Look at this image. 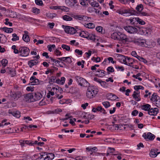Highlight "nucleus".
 Masks as SVG:
<instances>
[{"label":"nucleus","mask_w":160,"mask_h":160,"mask_svg":"<svg viewBox=\"0 0 160 160\" xmlns=\"http://www.w3.org/2000/svg\"><path fill=\"white\" fill-rule=\"evenodd\" d=\"M111 38L114 40L121 41L123 43L130 42L129 39L125 34L119 31L114 32L111 33Z\"/></svg>","instance_id":"f257e3e1"},{"label":"nucleus","mask_w":160,"mask_h":160,"mask_svg":"<svg viewBox=\"0 0 160 160\" xmlns=\"http://www.w3.org/2000/svg\"><path fill=\"white\" fill-rule=\"evenodd\" d=\"M86 92V96L91 99L95 97L98 92V90L94 86H88Z\"/></svg>","instance_id":"f03ea898"},{"label":"nucleus","mask_w":160,"mask_h":160,"mask_svg":"<svg viewBox=\"0 0 160 160\" xmlns=\"http://www.w3.org/2000/svg\"><path fill=\"white\" fill-rule=\"evenodd\" d=\"M113 2L111 1V9H112V10L114 11H116V12L120 14L123 15L125 16H127V14L129 13V12L128 10L126 9H120L117 10V7L116 6H115L112 4Z\"/></svg>","instance_id":"7ed1b4c3"},{"label":"nucleus","mask_w":160,"mask_h":160,"mask_svg":"<svg viewBox=\"0 0 160 160\" xmlns=\"http://www.w3.org/2000/svg\"><path fill=\"white\" fill-rule=\"evenodd\" d=\"M76 81L78 83V84L81 86L87 87L89 85V83L84 78L79 76H76L75 77Z\"/></svg>","instance_id":"20e7f679"},{"label":"nucleus","mask_w":160,"mask_h":160,"mask_svg":"<svg viewBox=\"0 0 160 160\" xmlns=\"http://www.w3.org/2000/svg\"><path fill=\"white\" fill-rule=\"evenodd\" d=\"M29 49L26 47H22L19 48V55L22 57H25L29 55Z\"/></svg>","instance_id":"39448f33"},{"label":"nucleus","mask_w":160,"mask_h":160,"mask_svg":"<svg viewBox=\"0 0 160 160\" xmlns=\"http://www.w3.org/2000/svg\"><path fill=\"white\" fill-rule=\"evenodd\" d=\"M133 42L141 46H145L146 43V40L141 38H134L133 40Z\"/></svg>","instance_id":"423d86ee"},{"label":"nucleus","mask_w":160,"mask_h":160,"mask_svg":"<svg viewBox=\"0 0 160 160\" xmlns=\"http://www.w3.org/2000/svg\"><path fill=\"white\" fill-rule=\"evenodd\" d=\"M65 32L67 33L71 34H75V35L78 36L76 33V30L73 27L67 26H66L64 28Z\"/></svg>","instance_id":"0eeeda50"},{"label":"nucleus","mask_w":160,"mask_h":160,"mask_svg":"<svg viewBox=\"0 0 160 160\" xmlns=\"http://www.w3.org/2000/svg\"><path fill=\"white\" fill-rule=\"evenodd\" d=\"M124 28L126 31L130 34L136 33L138 31L137 28L132 26H127L125 27Z\"/></svg>","instance_id":"6e6552de"},{"label":"nucleus","mask_w":160,"mask_h":160,"mask_svg":"<svg viewBox=\"0 0 160 160\" xmlns=\"http://www.w3.org/2000/svg\"><path fill=\"white\" fill-rule=\"evenodd\" d=\"M40 156L38 158V160H51L49 156L48 155V152H41L40 153Z\"/></svg>","instance_id":"1a4fd4ad"},{"label":"nucleus","mask_w":160,"mask_h":160,"mask_svg":"<svg viewBox=\"0 0 160 160\" xmlns=\"http://www.w3.org/2000/svg\"><path fill=\"white\" fill-rule=\"evenodd\" d=\"M10 96L14 100H17L21 96L22 93L20 91L11 92Z\"/></svg>","instance_id":"9d476101"},{"label":"nucleus","mask_w":160,"mask_h":160,"mask_svg":"<svg viewBox=\"0 0 160 160\" xmlns=\"http://www.w3.org/2000/svg\"><path fill=\"white\" fill-rule=\"evenodd\" d=\"M142 137L147 141L153 140L155 138V136L150 132H148L147 134L145 133L143 134Z\"/></svg>","instance_id":"9b49d317"},{"label":"nucleus","mask_w":160,"mask_h":160,"mask_svg":"<svg viewBox=\"0 0 160 160\" xmlns=\"http://www.w3.org/2000/svg\"><path fill=\"white\" fill-rule=\"evenodd\" d=\"M119 57L120 59H121L122 60V61L124 62V63L127 65H128L129 66H131L130 64H132V62H131L130 63H128V64L127 63V61L128 60L129 62H131L132 61L133 59L132 58H128V57H126L124 56H123L121 55H119Z\"/></svg>","instance_id":"f8f14e48"},{"label":"nucleus","mask_w":160,"mask_h":160,"mask_svg":"<svg viewBox=\"0 0 160 160\" xmlns=\"http://www.w3.org/2000/svg\"><path fill=\"white\" fill-rule=\"evenodd\" d=\"M24 100L28 102H31L34 101L33 96L31 93H28L24 96Z\"/></svg>","instance_id":"ddd939ff"},{"label":"nucleus","mask_w":160,"mask_h":160,"mask_svg":"<svg viewBox=\"0 0 160 160\" xmlns=\"http://www.w3.org/2000/svg\"><path fill=\"white\" fill-rule=\"evenodd\" d=\"M7 73L10 74L12 77L15 76L16 74V72L15 69L10 67H7Z\"/></svg>","instance_id":"4468645a"},{"label":"nucleus","mask_w":160,"mask_h":160,"mask_svg":"<svg viewBox=\"0 0 160 160\" xmlns=\"http://www.w3.org/2000/svg\"><path fill=\"white\" fill-rule=\"evenodd\" d=\"M158 113V109L157 108H150L148 112L149 115L153 116L156 115Z\"/></svg>","instance_id":"2eb2a0df"},{"label":"nucleus","mask_w":160,"mask_h":160,"mask_svg":"<svg viewBox=\"0 0 160 160\" xmlns=\"http://www.w3.org/2000/svg\"><path fill=\"white\" fill-rule=\"evenodd\" d=\"M19 142L22 147L25 146V144H27L30 146H33L32 142L31 141L21 140L19 141Z\"/></svg>","instance_id":"dca6fc26"},{"label":"nucleus","mask_w":160,"mask_h":160,"mask_svg":"<svg viewBox=\"0 0 160 160\" xmlns=\"http://www.w3.org/2000/svg\"><path fill=\"white\" fill-rule=\"evenodd\" d=\"M24 33L23 35L22 39L24 42H28L30 40L29 37L28 35V31H24Z\"/></svg>","instance_id":"f3484780"},{"label":"nucleus","mask_w":160,"mask_h":160,"mask_svg":"<svg viewBox=\"0 0 160 160\" xmlns=\"http://www.w3.org/2000/svg\"><path fill=\"white\" fill-rule=\"evenodd\" d=\"M157 151V149H151L150 154V156L153 158L156 157L160 153V152H158Z\"/></svg>","instance_id":"a211bd4d"},{"label":"nucleus","mask_w":160,"mask_h":160,"mask_svg":"<svg viewBox=\"0 0 160 160\" xmlns=\"http://www.w3.org/2000/svg\"><path fill=\"white\" fill-rule=\"evenodd\" d=\"M8 113L9 114H12L14 116L19 118L20 116V113L19 111H17L12 112L10 110H9L8 111Z\"/></svg>","instance_id":"6ab92c4d"},{"label":"nucleus","mask_w":160,"mask_h":160,"mask_svg":"<svg viewBox=\"0 0 160 160\" xmlns=\"http://www.w3.org/2000/svg\"><path fill=\"white\" fill-rule=\"evenodd\" d=\"M42 97V95L40 92H37L34 93V95L33 96L34 100V101L39 100Z\"/></svg>","instance_id":"aec40b11"},{"label":"nucleus","mask_w":160,"mask_h":160,"mask_svg":"<svg viewBox=\"0 0 160 160\" xmlns=\"http://www.w3.org/2000/svg\"><path fill=\"white\" fill-rule=\"evenodd\" d=\"M37 128V126L35 125H30L28 126L26 125H23V127L21 128L22 130V128L25 129H28V130H30V129H31L32 130V128Z\"/></svg>","instance_id":"412c9836"},{"label":"nucleus","mask_w":160,"mask_h":160,"mask_svg":"<svg viewBox=\"0 0 160 160\" xmlns=\"http://www.w3.org/2000/svg\"><path fill=\"white\" fill-rule=\"evenodd\" d=\"M38 63L37 59L31 60L28 62V64L30 68H32L34 65H36Z\"/></svg>","instance_id":"4be33fe9"},{"label":"nucleus","mask_w":160,"mask_h":160,"mask_svg":"<svg viewBox=\"0 0 160 160\" xmlns=\"http://www.w3.org/2000/svg\"><path fill=\"white\" fill-rule=\"evenodd\" d=\"M0 43H5L7 41V38L5 35L0 34Z\"/></svg>","instance_id":"5701e85b"},{"label":"nucleus","mask_w":160,"mask_h":160,"mask_svg":"<svg viewBox=\"0 0 160 160\" xmlns=\"http://www.w3.org/2000/svg\"><path fill=\"white\" fill-rule=\"evenodd\" d=\"M65 78L64 77H62L61 80L59 79H58L55 81V82L58 84H63L65 82Z\"/></svg>","instance_id":"b1692460"},{"label":"nucleus","mask_w":160,"mask_h":160,"mask_svg":"<svg viewBox=\"0 0 160 160\" xmlns=\"http://www.w3.org/2000/svg\"><path fill=\"white\" fill-rule=\"evenodd\" d=\"M89 34V33L88 32L82 31L79 33V35L82 37L87 39L88 36Z\"/></svg>","instance_id":"393cba45"},{"label":"nucleus","mask_w":160,"mask_h":160,"mask_svg":"<svg viewBox=\"0 0 160 160\" xmlns=\"http://www.w3.org/2000/svg\"><path fill=\"white\" fill-rule=\"evenodd\" d=\"M96 75L100 77H102L105 75L103 70H98L96 71Z\"/></svg>","instance_id":"a878e982"},{"label":"nucleus","mask_w":160,"mask_h":160,"mask_svg":"<svg viewBox=\"0 0 160 160\" xmlns=\"http://www.w3.org/2000/svg\"><path fill=\"white\" fill-rule=\"evenodd\" d=\"M72 17L76 19H78L80 20H83L84 18V17H85L84 16H82L81 15H72Z\"/></svg>","instance_id":"bb28decb"},{"label":"nucleus","mask_w":160,"mask_h":160,"mask_svg":"<svg viewBox=\"0 0 160 160\" xmlns=\"http://www.w3.org/2000/svg\"><path fill=\"white\" fill-rule=\"evenodd\" d=\"M9 12V15L11 18H16L17 17V14L15 12L12 11V10H8Z\"/></svg>","instance_id":"cd10ccee"},{"label":"nucleus","mask_w":160,"mask_h":160,"mask_svg":"<svg viewBox=\"0 0 160 160\" xmlns=\"http://www.w3.org/2000/svg\"><path fill=\"white\" fill-rule=\"evenodd\" d=\"M1 29L7 33H11L13 31V29L11 28H8L7 27L1 28Z\"/></svg>","instance_id":"c85d7f7f"},{"label":"nucleus","mask_w":160,"mask_h":160,"mask_svg":"<svg viewBox=\"0 0 160 160\" xmlns=\"http://www.w3.org/2000/svg\"><path fill=\"white\" fill-rule=\"evenodd\" d=\"M159 98V97L157 95V94L154 93L152 96L151 100L153 102H156Z\"/></svg>","instance_id":"c756f323"},{"label":"nucleus","mask_w":160,"mask_h":160,"mask_svg":"<svg viewBox=\"0 0 160 160\" xmlns=\"http://www.w3.org/2000/svg\"><path fill=\"white\" fill-rule=\"evenodd\" d=\"M118 27V25L116 22H112V23H111V29L113 31H114V30H116L115 29Z\"/></svg>","instance_id":"7c9ffc66"},{"label":"nucleus","mask_w":160,"mask_h":160,"mask_svg":"<svg viewBox=\"0 0 160 160\" xmlns=\"http://www.w3.org/2000/svg\"><path fill=\"white\" fill-rule=\"evenodd\" d=\"M151 108V106L148 104H147L145 105H143L142 106V108L146 111H148Z\"/></svg>","instance_id":"2f4dec72"},{"label":"nucleus","mask_w":160,"mask_h":160,"mask_svg":"<svg viewBox=\"0 0 160 160\" xmlns=\"http://www.w3.org/2000/svg\"><path fill=\"white\" fill-rule=\"evenodd\" d=\"M39 84V81L38 79L36 78L34 80L32 81L29 83V85H38Z\"/></svg>","instance_id":"473e14b6"},{"label":"nucleus","mask_w":160,"mask_h":160,"mask_svg":"<svg viewBox=\"0 0 160 160\" xmlns=\"http://www.w3.org/2000/svg\"><path fill=\"white\" fill-rule=\"evenodd\" d=\"M56 78L55 76H52L49 80V82L50 85L52 84L53 83L55 82V80Z\"/></svg>","instance_id":"72a5a7b5"},{"label":"nucleus","mask_w":160,"mask_h":160,"mask_svg":"<svg viewBox=\"0 0 160 160\" xmlns=\"http://www.w3.org/2000/svg\"><path fill=\"white\" fill-rule=\"evenodd\" d=\"M62 18L65 21H71L72 20V18L67 15H65L62 17Z\"/></svg>","instance_id":"f704fd0d"},{"label":"nucleus","mask_w":160,"mask_h":160,"mask_svg":"<svg viewBox=\"0 0 160 160\" xmlns=\"http://www.w3.org/2000/svg\"><path fill=\"white\" fill-rule=\"evenodd\" d=\"M138 18H133L132 19H130V23H131L132 24H135L138 22Z\"/></svg>","instance_id":"c9c22d12"},{"label":"nucleus","mask_w":160,"mask_h":160,"mask_svg":"<svg viewBox=\"0 0 160 160\" xmlns=\"http://www.w3.org/2000/svg\"><path fill=\"white\" fill-rule=\"evenodd\" d=\"M110 62V57L108 58L107 59H104V61L102 62V64L103 65H108Z\"/></svg>","instance_id":"e433bc0d"},{"label":"nucleus","mask_w":160,"mask_h":160,"mask_svg":"<svg viewBox=\"0 0 160 160\" xmlns=\"http://www.w3.org/2000/svg\"><path fill=\"white\" fill-rule=\"evenodd\" d=\"M12 40L13 41H15L17 40H18L19 39V37L16 33H13L12 34Z\"/></svg>","instance_id":"4c0bfd02"},{"label":"nucleus","mask_w":160,"mask_h":160,"mask_svg":"<svg viewBox=\"0 0 160 160\" xmlns=\"http://www.w3.org/2000/svg\"><path fill=\"white\" fill-rule=\"evenodd\" d=\"M85 26L87 28L91 29L93 28H94V24L92 23H89L85 24Z\"/></svg>","instance_id":"58836bf2"},{"label":"nucleus","mask_w":160,"mask_h":160,"mask_svg":"<svg viewBox=\"0 0 160 160\" xmlns=\"http://www.w3.org/2000/svg\"><path fill=\"white\" fill-rule=\"evenodd\" d=\"M140 31L142 32L141 34L145 35L146 34L148 33L149 32V30H148L145 28H143L142 29H141Z\"/></svg>","instance_id":"ea45409f"},{"label":"nucleus","mask_w":160,"mask_h":160,"mask_svg":"<svg viewBox=\"0 0 160 160\" xmlns=\"http://www.w3.org/2000/svg\"><path fill=\"white\" fill-rule=\"evenodd\" d=\"M136 9L138 12L141 11L143 9V5L142 4H140L137 5L136 8Z\"/></svg>","instance_id":"a19ab883"},{"label":"nucleus","mask_w":160,"mask_h":160,"mask_svg":"<svg viewBox=\"0 0 160 160\" xmlns=\"http://www.w3.org/2000/svg\"><path fill=\"white\" fill-rule=\"evenodd\" d=\"M87 39H90L92 41H94L95 40V35L91 34H89L88 36Z\"/></svg>","instance_id":"79ce46f5"},{"label":"nucleus","mask_w":160,"mask_h":160,"mask_svg":"<svg viewBox=\"0 0 160 160\" xmlns=\"http://www.w3.org/2000/svg\"><path fill=\"white\" fill-rule=\"evenodd\" d=\"M2 66L4 68L8 63V61L6 59H3L1 61Z\"/></svg>","instance_id":"37998d69"},{"label":"nucleus","mask_w":160,"mask_h":160,"mask_svg":"<svg viewBox=\"0 0 160 160\" xmlns=\"http://www.w3.org/2000/svg\"><path fill=\"white\" fill-rule=\"evenodd\" d=\"M113 124L111 128V129L112 130H118L119 128V126L118 124H113V122H112Z\"/></svg>","instance_id":"c03bdc74"},{"label":"nucleus","mask_w":160,"mask_h":160,"mask_svg":"<svg viewBox=\"0 0 160 160\" xmlns=\"http://www.w3.org/2000/svg\"><path fill=\"white\" fill-rule=\"evenodd\" d=\"M62 48L63 49L66 50L67 51H69L70 50V48L69 46L65 45V44H62Z\"/></svg>","instance_id":"a18cd8bd"},{"label":"nucleus","mask_w":160,"mask_h":160,"mask_svg":"<svg viewBox=\"0 0 160 160\" xmlns=\"http://www.w3.org/2000/svg\"><path fill=\"white\" fill-rule=\"evenodd\" d=\"M134 88L135 90L138 91L140 89L143 90L144 89V87L140 85H136L134 87Z\"/></svg>","instance_id":"49530a36"},{"label":"nucleus","mask_w":160,"mask_h":160,"mask_svg":"<svg viewBox=\"0 0 160 160\" xmlns=\"http://www.w3.org/2000/svg\"><path fill=\"white\" fill-rule=\"evenodd\" d=\"M102 103L106 108H108L110 106V103L109 102H104Z\"/></svg>","instance_id":"de8ad7c7"},{"label":"nucleus","mask_w":160,"mask_h":160,"mask_svg":"<svg viewBox=\"0 0 160 160\" xmlns=\"http://www.w3.org/2000/svg\"><path fill=\"white\" fill-rule=\"evenodd\" d=\"M62 111L61 109L57 108L52 111V113H58L59 112H62Z\"/></svg>","instance_id":"09e8293b"},{"label":"nucleus","mask_w":160,"mask_h":160,"mask_svg":"<svg viewBox=\"0 0 160 160\" xmlns=\"http://www.w3.org/2000/svg\"><path fill=\"white\" fill-rule=\"evenodd\" d=\"M32 12L33 13H40V10L36 8H32Z\"/></svg>","instance_id":"8fccbe9b"},{"label":"nucleus","mask_w":160,"mask_h":160,"mask_svg":"<svg viewBox=\"0 0 160 160\" xmlns=\"http://www.w3.org/2000/svg\"><path fill=\"white\" fill-rule=\"evenodd\" d=\"M35 2L38 5L42 6L43 5L42 1L41 0H35Z\"/></svg>","instance_id":"3c124183"},{"label":"nucleus","mask_w":160,"mask_h":160,"mask_svg":"<svg viewBox=\"0 0 160 160\" xmlns=\"http://www.w3.org/2000/svg\"><path fill=\"white\" fill-rule=\"evenodd\" d=\"M9 19L8 18H6L5 19V22H4L5 24L6 25H9L10 26H12V23L11 22H9Z\"/></svg>","instance_id":"603ef678"},{"label":"nucleus","mask_w":160,"mask_h":160,"mask_svg":"<svg viewBox=\"0 0 160 160\" xmlns=\"http://www.w3.org/2000/svg\"><path fill=\"white\" fill-rule=\"evenodd\" d=\"M111 95L112 96V97H111V100H116L117 99H118L119 98L118 97L112 93H111Z\"/></svg>","instance_id":"864d4df0"},{"label":"nucleus","mask_w":160,"mask_h":160,"mask_svg":"<svg viewBox=\"0 0 160 160\" xmlns=\"http://www.w3.org/2000/svg\"><path fill=\"white\" fill-rule=\"evenodd\" d=\"M137 22L139 24H140L141 25H144L145 24V22L143 20L139 18H138V19Z\"/></svg>","instance_id":"5fc2aeb1"},{"label":"nucleus","mask_w":160,"mask_h":160,"mask_svg":"<svg viewBox=\"0 0 160 160\" xmlns=\"http://www.w3.org/2000/svg\"><path fill=\"white\" fill-rule=\"evenodd\" d=\"M96 30L99 32H101L102 33V28L101 26H98L96 28Z\"/></svg>","instance_id":"6e6d98bb"},{"label":"nucleus","mask_w":160,"mask_h":160,"mask_svg":"<svg viewBox=\"0 0 160 160\" xmlns=\"http://www.w3.org/2000/svg\"><path fill=\"white\" fill-rule=\"evenodd\" d=\"M155 102H156V106L160 108V98H159Z\"/></svg>","instance_id":"4d7b16f0"},{"label":"nucleus","mask_w":160,"mask_h":160,"mask_svg":"<svg viewBox=\"0 0 160 160\" xmlns=\"http://www.w3.org/2000/svg\"><path fill=\"white\" fill-rule=\"evenodd\" d=\"M138 113V112L136 110H134L132 112V115L133 116H136Z\"/></svg>","instance_id":"13d9d810"},{"label":"nucleus","mask_w":160,"mask_h":160,"mask_svg":"<svg viewBox=\"0 0 160 160\" xmlns=\"http://www.w3.org/2000/svg\"><path fill=\"white\" fill-rule=\"evenodd\" d=\"M65 117H66V118H64L62 119V120L63 121L66 120H68L69 118H72V116H70L69 114H67L65 115Z\"/></svg>","instance_id":"bf43d9fd"},{"label":"nucleus","mask_w":160,"mask_h":160,"mask_svg":"<svg viewBox=\"0 0 160 160\" xmlns=\"http://www.w3.org/2000/svg\"><path fill=\"white\" fill-rule=\"evenodd\" d=\"M96 10V8H94L89 7L88 8V11L90 12H94Z\"/></svg>","instance_id":"052dcab7"},{"label":"nucleus","mask_w":160,"mask_h":160,"mask_svg":"<svg viewBox=\"0 0 160 160\" xmlns=\"http://www.w3.org/2000/svg\"><path fill=\"white\" fill-rule=\"evenodd\" d=\"M72 62V61L70 57H66V63H70Z\"/></svg>","instance_id":"680f3d73"},{"label":"nucleus","mask_w":160,"mask_h":160,"mask_svg":"<svg viewBox=\"0 0 160 160\" xmlns=\"http://www.w3.org/2000/svg\"><path fill=\"white\" fill-rule=\"evenodd\" d=\"M49 156L51 160H52L54 158V154L52 153H48V155Z\"/></svg>","instance_id":"e2e57ef3"},{"label":"nucleus","mask_w":160,"mask_h":160,"mask_svg":"<svg viewBox=\"0 0 160 160\" xmlns=\"http://www.w3.org/2000/svg\"><path fill=\"white\" fill-rule=\"evenodd\" d=\"M26 89L28 91L32 92L34 91V87L33 86L28 87Z\"/></svg>","instance_id":"0e129e2a"},{"label":"nucleus","mask_w":160,"mask_h":160,"mask_svg":"<svg viewBox=\"0 0 160 160\" xmlns=\"http://www.w3.org/2000/svg\"><path fill=\"white\" fill-rule=\"evenodd\" d=\"M55 53L57 56L61 55V52L59 51L58 49H56L55 51Z\"/></svg>","instance_id":"69168bd1"},{"label":"nucleus","mask_w":160,"mask_h":160,"mask_svg":"<svg viewBox=\"0 0 160 160\" xmlns=\"http://www.w3.org/2000/svg\"><path fill=\"white\" fill-rule=\"evenodd\" d=\"M76 53H77L78 55H82V51L80 50L79 49H76L75 50Z\"/></svg>","instance_id":"338daca9"},{"label":"nucleus","mask_w":160,"mask_h":160,"mask_svg":"<svg viewBox=\"0 0 160 160\" xmlns=\"http://www.w3.org/2000/svg\"><path fill=\"white\" fill-rule=\"evenodd\" d=\"M120 2L122 4H126L128 3L129 0H119Z\"/></svg>","instance_id":"774afa93"}]
</instances>
